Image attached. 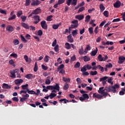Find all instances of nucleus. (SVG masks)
Segmentation results:
<instances>
[{
    "mask_svg": "<svg viewBox=\"0 0 125 125\" xmlns=\"http://www.w3.org/2000/svg\"><path fill=\"white\" fill-rule=\"evenodd\" d=\"M32 18L35 20V21L33 22V24H37L41 21L40 16L35 15L34 16H33Z\"/></svg>",
    "mask_w": 125,
    "mask_h": 125,
    "instance_id": "7ed1b4c3",
    "label": "nucleus"
},
{
    "mask_svg": "<svg viewBox=\"0 0 125 125\" xmlns=\"http://www.w3.org/2000/svg\"><path fill=\"white\" fill-rule=\"evenodd\" d=\"M86 67H85V65L83 66V67L81 69V72H83V73H84V72H86Z\"/></svg>",
    "mask_w": 125,
    "mask_h": 125,
    "instance_id": "603ef678",
    "label": "nucleus"
},
{
    "mask_svg": "<svg viewBox=\"0 0 125 125\" xmlns=\"http://www.w3.org/2000/svg\"><path fill=\"white\" fill-rule=\"evenodd\" d=\"M79 53L80 55H83V47L79 49Z\"/></svg>",
    "mask_w": 125,
    "mask_h": 125,
    "instance_id": "de8ad7c7",
    "label": "nucleus"
},
{
    "mask_svg": "<svg viewBox=\"0 0 125 125\" xmlns=\"http://www.w3.org/2000/svg\"><path fill=\"white\" fill-rule=\"evenodd\" d=\"M85 66L86 67V69H87V70H90V69H91V68H92V67H91L88 64H87L86 65H85Z\"/></svg>",
    "mask_w": 125,
    "mask_h": 125,
    "instance_id": "338daca9",
    "label": "nucleus"
},
{
    "mask_svg": "<svg viewBox=\"0 0 125 125\" xmlns=\"http://www.w3.org/2000/svg\"><path fill=\"white\" fill-rule=\"evenodd\" d=\"M76 19H78L79 21L83 20V18H84V16L83 15H77L75 16Z\"/></svg>",
    "mask_w": 125,
    "mask_h": 125,
    "instance_id": "dca6fc26",
    "label": "nucleus"
},
{
    "mask_svg": "<svg viewBox=\"0 0 125 125\" xmlns=\"http://www.w3.org/2000/svg\"><path fill=\"white\" fill-rule=\"evenodd\" d=\"M28 84H26L25 85H21V88L22 89L25 90V89H28Z\"/></svg>",
    "mask_w": 125,
    "mask_h": 125,
    "instance_id": "79ce46f5",
    "label": "nucleus"
},
{
    "mask_svg": "<svg viewBox=\"0 0 125 125\" xmlns=\"http://www.w3.org/2000/svg\"><path fill=\"white\" fill-rule=\"evenodd\" d=\"M98 51V48L96 47V49L93 50L92 52H90V54L91 56H95L96 54H97V52Z\"/></svg>",
    "mask_w": 125,
    "mask_h": 125,
    "instance_id": "4468645a",
    "label": "nucleus"
},
{
    "mask_svg": "<svg viewBox=\"0 0 125 125\" xmlns=\"http://www.w3.org/2000/svg\"><path fill=\"white\" fill-rule=\"evenodd\" d=\"M101 12H103L105 10V7L103 5V4L101 3L99 6Z\"/></svg>",
    "mask_w": 125,
    "mask_h": 125,
    "instance_id": "b1692460",
    "label": "nucleus"
},
{
    "mask_svg": "<svg viewBox=\"0 0 125 125\" xmlns=\"http://www.w3.org/2000/svg\"><path fill=\"white\" fill-rule=\"evenodd\" d=\"M85 30V29H84V27H83L82 29H80V35H83V33H84Z\"/></svg>",
    "mask_w": 125,
    "mask_h": 125,
    "instance_id": "680f3d73",
    "label": "nucleus"
},
{
    "mask_svg": "<svg viewBox=\"0 0 125 125\" xmlns=\"http://www.w3.org/2000/svg\"><path fill=\"white\" fill-rule=\"evenodd\" d=\"M72 34L73 37L76 36V35H78V30H73Z\"/></svg>",
    "mask_w": 125,
    "mask_h": 125,
    "instance_id": "a19ab883",
    "label": "nucleus"
},
{
    "mask_svg": "<svg viewBox=\"0 0 125 125\" xmlns=\"http://www.w3.org/2000/svg\"><path fill=\"white\" fill-rule=\"evenodd\" d=\"M60 102H64V104H66V103H69L70 101L69 100L66 99H62L59 100Z\"/></svg>",
    "mask_w": 125,
    "mask_h": 125,
    "instance_id": "72a5a7b5",
    "label": "nucleus"
},
{
    "mask_svg": "<svg viewBox=\"0 0 125 125\" xmlns=\"http://www.w3.org/2000/svg\"><path fill=\"white\" fill-rule=\"evenodd\" d=\"M10 56H11V57H13L14 58H17V57H18V55L17 54L15 53H12L11 54Z\"/></svg>",
    "mask_w": 125,
    "mask_h": 125,
    "instance_id": "5fc2aeb1",
    "label": "nucleus"
},
{
    "mask_svg": "<svg viewBox=\"0 0 125 125\" xmlns=\"http://www.w3.org/2000/svg\"><path fill=\"white\" fill-rule=\"evenodd\" d=\"M104 89V87H100L99 88V90L98 91V92H99V93H100V94H103V93H104V91H105V88Z\"/></svg>",
    "mask_w": 125,
    "mask_h": 125,
    "instance_id": "5701e85b",
    "label": "nucleus"
},
{
    "mask_svg": "<svg viewBox=\"0 0 125 125\" xmlns=\"http://www.w3.org/2000/svg\"><path fill=\"white\" fill-rule=\"evenodd\" d=\"M121 1L117 0L115 3L113 4V6L115 8H119L121 7Z\"/></svg>",
    "mask_w": 125,
    "mask_h": 125,
    "instance_id": "6e6552de",
    "label": "nucleus"
},
{
    "mask_svg": "<svg viewBox=\"0 0 125 125\" xmlns=\"http://www.w3.org/2000/svg\"><path fill=\"white\" fill-rule=\"evenodd\" d=\"M107 79H108L107 76H104L103 78H100V82H102V83H103V85H105V84H106V83H107V81H106V80H107Z\"/></svg>",
    "mask_w": 125,
    "mask_h": 125,
    "instance_id": "0eeeda50",
    "label": "nucleus"
},
{
    "mask_svg": "<svg viewBox=\"0 0 125 125\" xmlns=\"http://www.w3.org/2000/svg\"><path fill=\"white\" fill-rule=\"evenodd\" d=\"M41 25L42 28L44 29V30H47V24H46V21H41Z\"/></svg>",
    "mask_w": 125,
    "mask_h": 125,
    "instance_id": "20e7f679",
    "label": "nucleus"
},
{
    "mask_svg": "<svg viewBox=\"0 0 125 125\" xmlns=\"http://www.w3.org/2000/svg\"><path fill=\"white\" fill-rule=\"evenodd\" d=\"M14 19H16V15L15 14L10 16L8 18V20H9V21H11L12 20H14Z\"/></svg>",
    "mask_w": 125,
    "mask_h": 125,
    "instance_id": "4be33fe9",
    "label": "nucleus"
},
{
    "mask_svg": "<svg viewBox=\"0 0 125 125\" xmlns=\"http://www.w3.org/2000/svg\"><path fill=\"white\" fill-rule=\"evenodd\" d=\"M80 91L81 93L83 94V97L85 99H88V98H89V97L88 96V95L87 94H84L87 93V92L82 90H80Z\"/></svg>",
    "mask_w": 125,
    "mask_h": 125,
    "instance_id": "39448f33",
    "label": "nucleus"
},
{
    "mask_svg": "<svg viewBox=\"0 0 125 125\" xmlns=\"http://www.w3.org/2000/svg\"><path fill=\"white\" fill-rule=\"evenodd\" d=\"M0 13H1V14H4L5 15H6V11L0 9Z\"/></svg>",
    "mask_w": 125,
    "mask_h": 125,
    "instance_id": "0e129e2a",
    "label": "nucleus"
},
{
    "mask_svg": "<svg viewBox=\"0 0 125 125\" xmlns=\"http://www.w3.org/2000/svg\"><path fill=\"white\" fill-rule=\"evenodd\" d=\"M78 2V0H72V1L71 2V5H77V2Z\"/></svg>",
    "mask_w": 125,
    "mask_h": 125,
    "instance_id": "864d4df0",
    "label": "nucleus"
},
{
    "mask_svg": "<svg viewBox=\"0 0 125 125\" xmlns=\"http://www.w3.org/2000/svg\"><path fill=\"white\" fill-rule=\"evenodd\" d=\"M23 58L26 62L29 63H31V59H29V57H28V56L26 55H24L23 57Z\"/></svg>",
    "mask_w": 125,
    "mask_h": 125,
    "instance_id": "f3484780",
    "label": "nucleus"
},
{
    "mask_svg": "<svg viewBox=\"0 0 125 125\" xmlns=\"http://www.w3.org/2000/svg\"><path fill=\"white\" fill-rule=\"evenodd\" d=\"M67 41L69 42H74V39L72 38V35L70 34L67 36Z\"/></svg>",
    "mask_w": 125,
    "mask_h": 125,
    "instance_id": "a211bd4d",
    "label": "nucleus"
},
{
    "mask_svg": "<svg viewBox=\"0 0 125 125\" xmlns=\"http://www.w3.org/2000/svg\"><path fill=\"white\" fill-rule=\"evenodd\" d=\"M21 25L22 27H23V28H24L25 29H28L29 28V25L26 23L21 22Z\"/></svg>",
    "mask_w": 125,
    "mask_h": 125,
    "instance_id": "6ab92c4d",
    "label": "nucleus"
},
{
    "mask_svg": "<svg viewBox=\"0 0 125 125\" xmlns=\"http://www.w3.org/2000/svg\"><path fill=\"white\" fill-rule=\"evenodd\" d=\"M79 26V24H71V27H69V30H70V29H74L75 28H78V27Z\"/></svg>",
    "mask_w": 125,
    "mask_h": 125,
    "instance_id": "7c9ffc66",
    "label": "nucleus"
},
{
    "mask_svg": "<svg viewBox=\"0 0 125 125\" xmlns=\"http://www.w3.org/2000/svg\"><path fill=\"white\" fill-rule=\"evenodd\" d=\"M98 59L100 62H102V61H103V57H102V55L99 54L98 56Z\"/></svg>",
    "mask_w": 125,
    "mask_h": 125,
    "instance_id": "58836bf2",
    "label": "nucleus"
},
{
    "mask_svg": "<svg viewBox=\"0 0 125 125\" xmlns=\"http://www.w3.org/2000/svg\"><path fill=\"white\" fill-rule=\"evenodd\" d=\"M83 59L84 62H88V61H90V58L87 57L86 56H84L83 57Z\"/></svg>",
    "mask_w": 125,
    "mask_h": 125,
    "instance_id": "393cba45",
    "label": "nucleus"
},
{
    "mask_svg": "<svg viewBox=\"0 0 125 125\" xmlns=\"http://www.w3.org/2000/svg\"><path fill=\"white\" fill-rule=\"evenodd\" d=\"M103 15L105 17H108V16H109V12L108 11H105L104 12Z\"/></svg>",
    "mask_w": 125,
    "mask_h": 125,
    "instance_id": "8fccbe9b",
    "label": "nucleus"
},
{
    "mask_svg": "<svg viewBox=\"0 0 125 125\" xmlns=\"http://www.w3.org/2000/svg\"><path fill=\"white\" fill-rule=\"evenodd\" d=\"M22 22H25L26 21V19H27V17L25 16H22L21 17Z\"/></svg>",
    "mask_w": 125,
    "mask_h": 125,
    "instance_id": "13d9d810",
    "label": "nucleus"
},
{
    "mask_svg": "<svg viewBox=\"0 0 125 125\" xmlns=\"http://www.w3.org/2000/svg\"><path fill=\"white\" fill-rule=\"evenodd\" d=\"M49 96L50 99H53V98H54V97L56 96V94L51 93L49 95Z\"/></svg>",
    "mask_w": 125,
    "mask_h": 125,
    "instance_id": "e433bc0d",
    "label": "nucleus"
},
{
    "mask_svg": "<svg viewBox=\"0 0 125 125\" xmlns=\"http://www.w3.org/2000/svg\"><path fill=\"white\" fill-rule=\"evenodd\" d=\"M30 3H31V0H25V6H29V5H30Z\"/></svg>",
    "mask_w": 125,
    "mask_h": 125,
    "instance_id": "09e8293b",
    "label": "nucleus"
},
{
    "mask_svg": "<svg viewBox=\"0 0 125 125\" xmlns=\"http://www.w3.org/2000/svg\"><path fill=\"white\" fill-rule=\"evenodd\" d=\"M97 69H99L101 72H104V67H102L100 65H98L96 66Z\"/></svg>",
    "mask_w": 125,
    "mask_h": 125,
    "instance_id": "cd10ccee",
    "label": "nucleus"
},
{
    "mask_svg": "<svg viewBox=\"0 0 125 125\" xmlns=\"http://www.w3.org/2000/svg\"><path fill=\"white\" fill-rule=\"evenodd\" d=\"M13 42L15 45H17L19 43V40L15 39L13 41Z\"/></svg>",
    "mask_w": 125,
    "mask_h": 125,
    "instance_id": "a18cd8bd",
    "label": "nucleus"
},
{
    "mask_svg": "<svg viewBox=\"0 0 125 125\" xmlns=\"http://www.w3.org/2000/svg\"><path fill=\"white\" fill-rule=\"evenodd\" d=\"M24 77L28 80H31V79H33V74H27V75H25Z\"/></svg>",
    "mask_w": 125,
    "mask_h": 125,
    "instance_id": "412c9836",
    "label": "nucleus"
},
{
    "mask_svg": "<svg viewBox=\"0 0 125 125\" xmlns=\"http://www.w3.org/2000/svg\"><path fill=\"white\" fill-rule=\"evenodd\" d=\"M22 14H23V11H22V10L18 11L17 13V16L18 17H20V16L22 15Z\"/></svg>",
    "mask_w": 125,
    "mask_h": 125,
    "instance_id": "c9c22d12",
    "label": "nucleus"
},
{
    "mask_svg": "<svg viewBox=\"0 0 125 125\" xmlns=\"http://www.w3.org/2000/svg\"><path fill=\"white\" fill-rule=\"evenodd\" d=\"M65 47L66 49H71V44L68 42H66L65 43Z\"/></svg>",
    "mask_w": 125,
    "mask_h": 125,
    "instance_id": "bb28decb",
    "label": "nucleus"
},
{
    "mask_svg": "<svg viewBox=\"0 0 125 125\" xmlns=\"http://www.w3.org/2000/svg\"><path fill=\"white\" fill-rule=\"evenodd\" d=\"M24 81L22 79H17L15 81V83L16 85H20L21 83H23Z\"/></svg>",
    "mask_w": 125,
    "mask_h": 125,
    "instance_id": "9d476101",
    "label": "nucleus"
},
{
    "mask_svg": "<svg viewBox=\"0 0 125 125\" xmlns=\"http://www.w3.org/2000/svg\"><path fill=\"white\" fill-rule=\"evenodd\" d=\"M38 35L40 36H42V30H39L38 32Z\"/></svg>",
    "mask_w": 125,
    "mask_h": 125,
    "instance_id": "774afa93",
    "label": "nucleus"
},
{
    "mask_svg": "<svg viewBox=\"0 0 125 125\" xmlns=\"http://www.w3.org/2000/svg\"><path fill=\"white\" fill-rule=\"evenodd\" d=\"M20 38L22 42H27V40L25 39V37H24L22 35H20Z\"/></svg>",
    "mask_w": 125,
    "mask_h": 125,
    "instance_id": "473e14b6",
    "label": "nucleus"
},
{
    "mask_svg": "<svg viewBox=\"0 0 125 125\" xmlns=\"http://www.w3.org/2000/svg\"><path fill=\"white\" fill-rule=\"evenodd\" d=\"M26 91L28 94H35L36 92L34 90H30L29 89H27Z\"/></svg>",
    "mask_w": 125,
    "mask_h": 125,
    "instance_id": "c85d7f7f",
    "label": "nucleus"
},
{
    "mask_svg": "<svg viewBox=\"0 0 125 125\" xmlns=\"http://www.w3.org/2000/svg\"><path fill=\"white\" fill-rule=\"evenodd\" d=\"M76 82H77L78 84H80V83H82V80H81L80 78H78L76 79Z\"/></svg>",
    "mask_w": 125,
    "mask_h": 125,
    "instance_id": "69168bd1",
    "label": "nucleus"
},
{
    "mask_svg": "<svg viewBox=\"0 0 125 125\" xmlns=\"http://www.w3.org/2000/svg\"><path fill=\"white\" fill-rule=\"evenodd\" d=\"M9 63L10 65H12V66H13V67H15V64H14V62L13 61V60L11 59L9 61Z\"/></svg>",
    "mask_w": 125,
    "mask_h": 125,
    "instance_id": "49530a36",
    "label": "nucleus"
},
{
    "mask_svg": "<svg viewBox=\"0 0 125 125\" xmlns=\"http://www.w3.org/2000/svg\"><path fill=\"white\" fill-rule=\"evenodd\" d=\"M125 88H122V90L119 92V95H125Z\"/></svg>",
    "mask_w": 125,
    "mask_h": 125,
    "instance_id": "37998d69",
    "label": "nucleus"
},
{
    "mask_svg": "<svg viewBox=\"0 0 125 125\" xmlns=\"http://www.w3.org/2000/svg\"><path fill=\"white\" fill-rule=\"evenodd\" d=\"M46 88H47L49 90H53V89H56V90H58V91H59V89L60 88V87L59 86V85L58 84L56 83V85L54 86H47L46 87Z\"/></svg>",
    "mask_w": 125,
    "mask_h": 125,
    "instance_id": "f257e3e1",
    "label": "nucleus"
},
{
    "mask_svg": "<svg viewBox=\"0 0 125 125\" xmlns=\"http://www.w3.org/2000/svg\"><path fill=\"white\" fill-rule=\"evenodd\" d=\"M2 87L5 89H10V88H11V86L9 85L8 84L4 83L2 84Z\"/></svg>",
    "mask_w": 125,
    "mask_h": 125,
    "instance_id": "f8f14e48",
    "label": "nucleus"
},
{
    "mask_svg": "<svg viewBox=\"0 0 125 125\" xmlns=\"http://www.w3.org/2000/svg\"><path fill=\"white\" fill-rule=\"evenodd\" d=\"M125 60V57H120L119 58V61L118 63L119 64H123Z\"/></svg>",
    "mask_w": 125,
    "mask_h": 125,
    "instance_id": "ddd939ff",
    "label": "nucleus"
},
{
    "mask_svg": "<svg viewBox=\"0 0 125 125\" xmlns=\"http://www.w3.org/2000/svg\"><path fill=\"white\" fill-rule=\"evenodd\" d=\"M6 30L10 32H13L14 31V28L11 25H8L6 27Z\"/></svg>",
    "mask_w": 125,
    "mask_h": 125,
    "instance_id": "2eb2a0df",
    "label": "nucleus"
},
{
    "mask_svg": "<svg viewBox=\"0 0 125 125\" xmlns=\"http://www.w3.org/2000/svg\"><path fill=\"white\" fill-rule=\"evenodd\" d=\"M66 4H67L68 6H70V5L72 4V0H66Z\"/></svg>",
    "mask_w": 125,
    "mask_h": 125,
    "instance_id": "6e6d98bb",
    "label": "nucleus"
},
{
    "mask_svg": "<svg viewBox=\"0 0 125 125\" xmlns=\"http://www.w3.org/2000/svg\"><path fill=\"white\" fill-rule=\"evenodd\" d=\"M68 88H69V84H68L67 83H65L63 84V89H64V90H67V89H68Z\"/></svg>",
    "mask_w": 125,
    "mask_h": 125,
    "instance_id": "a878e982",
    "label": "nucleus"
},
{
    "mask_svg": "<svg viewBox=\"0 0 125 125\" xmlns=\"http://www.w3.org/2000/svg\"><path fill=\"white\" fill-rule=\"evenodd\" d=\"M54 50L55 52H57L59 51V46L58 45V44L56 45L54 47Z\"/></svg>",
    "mask_w": 125,
    "mask_h": 125,
    "instance_id": "3c124183",
    "label": "nucleus"
},
{
    "mask_svg": "<svg viewBox=\"0 0 125 125\" xmlns=\"http://www.w3.org/2000/svg\"><path fill=\"white\" fill-rule=\"evenodd\" d=\"M10 74L12 75V76H11V78H13V79H15L16 78V76L15 75V73H14V71H10Z\"/></svg>",
    "mask_w": 125,
    "mask_h": 125,
    "instance_id": "2f4dec72",
    "label": "nucleus"
},
{
    "mask_svg": "<svg viewBox=\"0 0 125 125\" xmlns=\"http://www.w3.org/2000/svg\"><path fill=\"white\" fill-rule=\"evenodd\" d=\"M41 3L42 2L39 0H33L31 3V5L32 6H37V5L41 4Z\"/></svg>",
    "mask_w": 125,
    "mask_h": 125,
    "instance_id": "423d86ee",
    "label": "nucleus"
},
{
    "mask_svg": "<svg viewBox=\"0 0 125 125\" xmlns=\"http://www.w3.org/2000/svg\"><path fill=\"white\" fill-rule=\"evenodd\" d=\"M90 75L91 76H95L96 75H97V71H91L90 73Z\"/></svg>",
    "mask_w": 125,
    "mask_h": 125,
    "instance_id": "4d7b16f0",
    "label": "nucleus"
},
{
    "mask_svg": "<svg viewBox=\"0 0 125 125\" xmlns=\"http://www.w3.org/2000/svg\"><path fill=\"white\" fill-rule=\"evenodd\" d=\"M60 25H61V22H60L58 24H53L52 25V28L54 29V30H57V29L59 28V26H60Z\"/></svg>",
    "mask_w": 125,
    "mask_h": 125,
    "instance_id": "aec40b11",
    "label": "nucleus"
},
{
    "mask_svg": "<svg viewBox=\"0 0 125 125\" xmlns=\"http://www.w3.org/2000/svg\"><path fill=\"white\" fill-rule=\"evenodd\" d=\"M42 69L43 70H44L45 71H46V70H47V69H48V67H47V66H46L43 64L42 65Z\"/></svg>",
    "mask_w": 125,
    "mask_h": 125,
    "instance_id": "e2e57ef3",
    "label": "nucleus"
},
{
    "mask_svg": "<svg viewBox=\"0 0 125 125\" xmlns=\"http://www.w3.org/2000/svg\"><path fill=\"white\" fill-rule=\"evenodd\" d=\"M62 81L65 83H70L71 82L70 78H66L65 77L62 78Z\"/></svg>",
    "mask_w": 125,
    "mask_h": 125,
    "instance_id": "c756f323",
    "label": "nucleus"
},
{
    "mask_svg": "<svg viewBox=\"0 0 125 125\" xmlns=\"http://www.w3.org/2000/svg\"><path fill=\"white\" fill-rule=\"evenodd\" d=\"M93 97L97 98L98 99H102L103 96L99 94H97L96 93H95L93 95Z\"/></svg>",
    "mask_w": 125,
    "mask_h": 125,
    "instance_id": "9b49d317",
    "label": "nucleus"
},
{
    "mask_svg": "<svg viewBox=\"0 0 125 125\" xmlns=\"http://www.w3.org/2000/svg\"><path fill=\"white\" fill-rule=\"evenodd\" d=\"M105 90L108 92H113V93H116L117 90L115 89L113 86H109L105 87Z\"/></svg>",
    "mask_w": 125,
    "mask_h": 125,
    "instance_id": "f03ea898",
    "label": "nucleus"
},
{
    "mask_svg": "<svg viewBox=\"0 0 125 125\" xmlns=\"http://www.w3.org/2000/svg\"><path fill=\"white\" fill-rule=\"evenodd\" d=\"M33 13L37 15V14H40V13H42V9L40 8V7L37 8L35 10H33Z\"/></svg>",
    "mask_w": 125,
    "mask_h": 125,
    "instance_id": "1a4fd4ad",
    "label": "nucleus"
},
{
    "mask_svg": "<svg viewBox=\"0 0 125 125\" xmlns=\"http://www.w3.org/2000/svg\"><path fill=\"white\" fill-rule=\"evenodd\" d=\"M106 68H112L113 67V64L111 63H109L108 64L105 65Z\"/></svg>",
    "mask_w": 125,
    "mask_h": 125,
    "instance_id": "052dcab7",
    "label": "nucleus"
},
{
    "mask_svg": "<svg viewBox=\"0 0 125 125\" xmlns=\"http://www.w3.org/2000/svg\"><path fill=\"white\" fill-rule=\"evenodd\" d=\"M84 10V7H81L79 8L78 11L77 12V13H81V12H83Z\"/></svg>",
    "mask_w": 125,
    "mask_h": 125,
    "instance_id": "c03bdc74",
    "label": "nucleus"
},
{
    "mask_svg": "<svg viewBox=\"0 0 125 125\" xmlns=\"http://www.w3.org/2000/svg\"><path fill=\"white\" fill-rule=\"evenodd\" d=\"M49 56H45L44 58V62H48V58H49Z\"/></svg>",
    "mask_w": 125,
    "mask_h": 125,
    "instance_id": "bf43d9fd",
    "label": "nucleus"
},
{
    "mask_svg": "<svg viewBox=\"0 0 125 125\" xmlns=\"http://www.w3.org/2000/svg\"><path fill=\"white\" fill-rule=\"evenodd\" d=\"M89 20H90V16L89 15H87L85 17V22L88 23V22H89Z\"/></svg>",
    "mask_w": 125,
    "mask_h": 125,
    "instance_id": "4c0bfd02",
    "label": "nucleus"
},
{
    "mask_svg": "<svg viewBox=\"0 0 125 125\" xmlns=\"http://www.w3.org/2000/svg\"><path fill=\"white\" fill-rule=\"evenodd\" d=\"M88 32L90 35H92L93 34V27H90L88 28Z\"/></svg>",
    "mask_w": 125,
    "mask_h": 125,
    "instance_id": "ea45409f",
    "label": "nucleus"
},
{
    "mask_svg": "<svg viewBox=\"0 0 125 125\" xmlns=\"http://www.w3.org/2000/svg\"><path fill=\"white\" fill-rule=\"evenodd\" d=\"M81 66V63L80 62H77L76 64L74 65V68L76 69H78L79 67Z\"/></svg>",
    "mask_w": 125,
    "mask_h": 125,
    "instance_id": "f704fd0d",
    "label": "nucleus"
}]
</instances>
